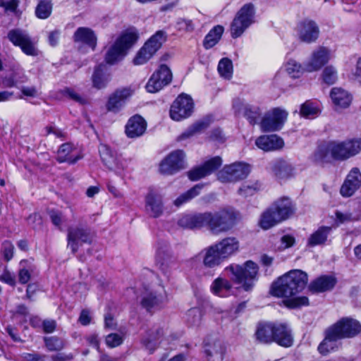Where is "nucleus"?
<instances>
[{
  "instance_id": "3",
  "label": "nucleus",
  "mask_w": 361,
  "mask_h": 361,
  "mask_svg": "<svg viewBox=\"0 0 361 361\" xmlns=\"http://www.w3.org/2000/svg\"><path fill=\"white\" fill-rule=\"evenodd\" d=\"M259 267L252 260H247L243 264H231L225 268V271L232 274L231 279L245 291L252 289L255 281L257 279Z\"/></svg>"
},
{
  "instance_id": "47",
  "label": "nucleus",
  "mask_w": 361,
  "mask_h": 361,
  "mask_svg": "<svg viewBox=\"0 0 361 361\" xmlns=\"http://www.w3.org/2000/svg\"><path fill=\"white\" fill-rule=\"evenodd\" d=\"M319 113V108L314 106V104L310 100H307L300 105V117L305 118H310L314 117Z\"/></svg>"
},
{
  "instance_id": "8",
  "label": "nucleus",
  "mask_w": 361,
  "mask_h": 361,
  "mask_svg": "<svg viewBox=\"0 0 361 361\" xmlns=\"http://www.w3.org/2000/svg\"><path fill=\"white\" fill-rule=\"evenodd\" d=\"M251 166L245 162L236 161L225 165L217 173V178L221 183H235L247 177Z\"/></svg>"
},
{
  "instance_id": "32",
  "label": "nucleus",
  "mask_w": 361,
  "mask_h": 361,
  "mask_svg": "<svg viewBox=\"0 0 361 361\" xmlns=\"http://www.w3.org/2000/svg\"><path fill=\"white\" fill-rule=\"evenodd\" d=\"M146 128L145 119L140 116H134L128 120L126 126V133L128 137H137L145 133Z\"/></svg>"
},
{
  "instance_id": "22",
  "label": "nucleus",
  "mask_w": 361,
  "mask_h": 361,
  "mask_svg": "<svg viewBox=\"0 0 361 361\" xmlns=\"http://www.w3.org/2000/svg\"><path fill=\"white\" fill-rule=\"evenodd\" d=\"M221 164V158L220 157H214L204 162L202 166H200L188 171V176L191 180H197L211 174Z\"/></svg>"
},
{
  "instance_id": "57",
  "label": "nucleus",
  "mask_w": 361,
  "mask_h": 361,
  "mask_svg": "<svg viewBox=\"0 0 361 361\" xmlns=\"http://www.w3.org/2000/svg\"><path fill=\"white\" fill-rule=\"evenodd\" d=\"M61 97H68L75 102H77L80 104H84L85 102V99L82 98L75 90L71 88H65L63 90H60L59 92Z\"/></svg>"
},
{
  "instance_id": "30",
  "label": "nucleus",
  "mask_w": 361,
  "mask_h": 361,
  "mask_svg": "<svg viewBox=\"0 0 361 361\" xmlns=\"http://www.w3.org/2000/svg\"><path fill=\"white\" fill-rule=\"evenodd\" d=\"M330 59V51L324 47H319L313 51L307 68L310 71H316L324 66Z\"/></svg>"
},
{
  "instance_id": "28",
  "label": "nucleus",
  "mask_w": 361,
  "mask_h": 361,
  "mask_svg": "<svg viewBox=\"0 0 361 361\" xmlns=\"http://www.w3.org/2000/svg\"><path fill=\"white\" fill-rule=\"evenodd\" d=\"M82 158L79 150L71 143L62 144L57 152L56 159L60 163L74 164Z\"/></svg>"
},
{
  "instance_id": "4",
  "label": "nucleus",
  "mask_w": 361,
  "mask_h": 361,
  "mask_svg": "<svg viewBox=\"0 0 361 361\" xmlns=\"http://www.w3.org/2000/svg\"><path fill=\"white\" fill-rule=\"evenodd\" d=\"M137 39L138 34L135 29H129L123 32L106 51V62L109 64H114L121 60L135 44Z\"/></svg>"
},
{
  "instance_id": "46",
  "label": "nucleus",
  "mask_w": 361,
  "mask_h": 361,
  "mask_svg": "<svg viewBox=\"0 0 361 361\" xmlns=\"http://www.w3.org/2000/svg\"><path fill=\"white\" fill-rule=\"evenodd\" d=\"M155 54L152 52L145 44L137 51L133 59V63L136 66L146 63Z\"/></svg>"
},
{
  "instance_id": "39",
  "label": "nucleus",
  "mask_w": 361,
  "mask_h": 361,
  "mask_svg": "<svg viewBox=\"0 0 361 361\" xmlns=\"http://www.w3.org/2000/svg\"><path fill=\"white\" fill-rule=\"evenodd\" d=\"M167 34L163 30L157 31L144 44L153 52H156L166 41Z\"/></svg>"
},
{
  "instance_id": "63",
  "label": "nucleus",
  "mask_w": 361,
  "mask_h": 361,
  "mask_svg": "<svg viewBox=\"0 0 361 361\" xmlns=\"http://www.w3.org/2000/svg\"><path fill=\"white\" fill-rule=\"evenodd\" d=\"M259 225L264 230L271 228V211L269 209L262 214Z\"/></svg>"
},
{
  "instance_id": "17",
  "label": "nucleus",
  "mask_w": 361,
  "mask_h": 361,
  "mask_svg": "<svg viewBox=\"0 0 361 361\" xmlns=\"http://www.w3.org/2000/svg\"><path fill=\"white\" fill-rule=\"evenodd\" d=\"M184 152L176 150L170 153L160 164V172L166 175H172L184 168Z\"/></svg>"
},
{
  "instance_id": "15",
  "label": "nucleus",
  "mask_w": 361,
  "mask_h": 361,
  "mask_svg": "<svg viewBox=\"0 0 361 361\" xmlns=\"http://www.w3.org/2000/svg\"><path fill=\"white\" fill-rule=\"evenodd\" d=\"M99 152L103 163L110 170L114 171L118 175L123 173L128 166V163L126 159L116 157L106 145H100L99 147Z\"/></svg>"
},
{
  "instance_id": "5",
  "label": "nucleus",
  "mask_w": 361,
  "mask_h": 361,
  "mask_svg": "<svg viewBox=\"0 0 361 361\" xmlns=\"http://www.w3.org/2000/svg\"><path fill=\"white\" fill-rule=\"evenodd\" d=\"M361 332V324L350 317H343L326 329V340L353 338Z\"/></svg>"
},
{
  "instance_id": "34",
  "label": "nucleus",
  "mask_w": 361,
  "mask_h": 361,
  "mask_svg": "<svg viewBox=\"0 0 361 361\" xmlns=\"http://www.w3.org/2000/svg\"><path fill=\"white\" fill-rule=\"evenodd\" d=\"M74 39L75 42L83 43L92 50L97 45V37L94 32L87 27H79L74 33Z\"/></svg>"
},
{
  "instance_id": "54",
  "label": "nucleus",
  "mask_w": 361,
  "mask_h": 361,
  "mask_svg": "<svg viewBox=\"0 0 361 361\" xmlns=\"http://www.w3.org/2000/svg\"><path fill=\"white\" fill-rule=\"evenodd\" d=\"M20 90L21 92V96L20 97V99H25V98H37L40 95V91L39 89L35 86H20Z\"/></svg>"
},
{
  "instance_id": "37",
  "label": "nucleus",
  "mask_w": 361,
  "mask_h": 361,
  "mask_svg": "<svg viewBox=\"0 0 361 361\" xmlns=\"http://www.w3.org/2000/svg\"><path fill=\"white\" fill-rule=\"evenodd\" d=\"M35 265L30 260L23 259L19 264L18 281L22 284L27 283L35 273Z\"/></svg>"
},
{
  "instance_id": "1",
  "label": "nucleus",
  "mask_w": 361,
  "mask_h": 361,
  "mask_svg": "<svg viewBox=\"0 0 361 361\" xmlns=\"http://www.w3.org/2000/svg\"><path fill=\"white\" fill-rule=\"evenodd\" d=\"M308 275L300 269L290 270L272 283V296L283 298V305L290 310L310 305L308 297L299 296L307 286Z\"/></svg>"
},
{
  "instance_id": "38",
  "label": "nucleus",
  "mask_w": 361,
  "mask_h": 361,
  "mask_svg": "<svg viewBox=\"0 0 361 361\" xmlns=\"http://www.w3.org/2000/svg\"><path fill=\"white\" fill-rule=\"evenodd\" d=\"M288 117V112L279 107L272 108V132L281 130Z\"/></svg>"
},
{
  "instance_id": "41",
  "label": "nucleus",
  "mask_w": 361,
  "mask_h": 361,
  "mask_svg": "<svg viewBox=\"0 0 361 361\" xmlns=\"http://www.w3.org/2000/svg\"><path fill=\"white\" fill-rule=\"evenodd\" d=\"M203 188L202 184H197L193 188L188 190L187 192L183 193L178 197L173 202L176 207H180L183 204L189 202L200 194L201 189Z\"/></svg>"
},
{
  "instance_id": "52",
  "label": "nucleus",
  "mask_w": 361,
  "mask_h": 361,
  "mask_svg": "<svg viewBox=\"0 0 361 361\" xmlns=\"http://www.w3.org/2000/svg\"><path fill=\"white\" fill-rule=\"evenodd\" d=\"M322 77L324 83L332 85L337 80V72L333 66H326L323 70Z\"/></svg>"
},
{
  "instance_id": "2",
  "label": "nucleus",
  "mask_w": 361,
  "mask_h": 361,
  "mask_svg": "<svg viewBox=\"0 0 361 361\" xmlns=\"http://www.w3.org/2000/svg\"><path fill=\"white\" fill-rule=\"evenodd\" d=\"M238 213L232 209H223L215 212L185 214L178 224L185 228L200 229L206 227L213 235L229 231L235 224Z\"/></svg>"
},
{
  "instance_id": "10",
  "label": "nucleus",
  "mask_w": 361,
  "mask_h": 361,
  "mask_svg": "<svg viewBox=\"0 0 361 361\" xmlns=\"http://www.w3.org/2000/svg\"><path fill=\"white\" fill-rule=\"evenodd\" d=\"M298 39L302 43H315L320 36V29L317 22L311 18H305L299 20L295 28Z\"/></svg>"
},
{
  "instance_id": "44",
  "label": "nucleus",
  "mask_w": 361,
  "mask_h": 361,
  "mask_svg": "<svg viewBox=\"0 0 361 361\" xmlns=\"http://www.w3.org/2000/svg\"><path fill=\"white\" fill-rule=\"evenodd\" d=\"M218 71L221 77L231 79L233 75V63L228 58H223L218 64Z\"/></svg>"
},
{
  "instance_id": "49",
  "label": "nucleus",
  "mask_w": 361,
  "mask_h": 361,
  "mask_svg": "<svg viewBox=\"0 0 361 361\" xmlns=\"http://www.w3.org/2000/svg\"><path fill=\"white\" fill-rule=\"evenodd\" d=\"M51 12V4L50 0H40L37 8L36 15L39 18H48Z\"/></svg>"
},
{
  "instance_id": "13",
  "label": "nucleus",
  "mask_w": 361,
  "mask_h": 361,
  "mask_svg": "<svg viewBox=\"0 0 361 361\" xmlns=\"http://www.w3.org/2000/svg\"><path fill=\"white\" fill-rule=\"evenodd\" d=\"M295 212V206L289 197H283L275 201L272 208V227L288 219Z\"/></svg>"
},
{
  "instance_id": "29",
  "label": "nucleus",
  "mask_w": 361,
  "mask_h": 361,
  "mask_svg": "<svg viewBox=\"0 0 361 361\" xmlns=\"http://www.w3.org/2000/svg\"><path fill=\"white\" fill-rule=\"evenodd\" d=\"M210 291L216 296L227 298L232 295L235 290L232 283L229 280L219 276L212 283Z\"/></svg>"
},
{
  "instance_id": "18",
  "label": "nucleus",
  "mask_w": 361,
  "mask_h": 361,
  "mask_svg": "<svg viewBox=\"0 0 361 361\" xmlns=\"http://www.w3.org/2000/svg\"><path fill=\"white\" fill-rule=\"evenodd\" d=\"M92 236L87 229L81 227H70L68 230V246L76 252L83 243H90Z\"/></svg>"
},
{
  "instance_id": "33",
  "label": "nucleus",
  "mask_w": 361,
  "mask_h": 361,
  "mask_svg": "<svg viewBox=\"0 0 361 361\" xmlns=\"http://www.w3.org/2000/svg\"><path fill=\"white\" fill-rule=\"evenodd\" d=\"M111 80V75L109 73L106 65L99 64L95 67L92 75V86L101 90L105 88Z\"/></svg>"
},
{
  "instance_id": "12",
  "label": "nucleus",
  "mask_w": 361,
  "mask_h": 361,
  "mask_svg": "<svg viewBox=\"0 0 361 361\" xmlns=\"http://www.w3.org/2000/svg\"><path fill=\"white\" fill-rule=\"evenodd\" d=\"M167 302L165 291L146 290L141 296L140 305L147 312L154 313L164 306Z\"/></svg>"
},
{
  "instance_id": "19",
  "label": "nucleus",
  "mask_w": 361,
  "mask_h": 361,
  "mask_svg": "<svg viewBox=\"0 0 361 361\" xmlns=\"http://www.w3.org/2000/svg\"><path fill=\"white\" fill-rule=\"evenodd\" d=\"M361 186V172L357 167L353 168L346 176L340 188V194L343 197H350Z\"/></svg>"
},
{
  "instance_id": "56",
  "label": "nucleus",
  "mask_w": 361,
  "mask_h": 361,
  "mask_svg": "<svg viewBox=\"0 0 361 361\" xmlns=\"http://www.w3.org/2000/svg\"><path fill=\"white\" fill-rule=\"evenodd\" d=\"M286 71L293 78H300L302 73V66L295 61H290L286 64Z\"/></svg>"
},
{
  "instance_id": "21",
  "label": "nucleus",
  "mask_w": 361,
  "mask_h": 361,
  "mask_svg": "<svg viewBox=\"0 0 361 361\" xmlns=\"http://www.w3.org/2000/svg\"><path fill=\"white\" fill-rule=\"evenodd\" d=\"M217 247L221 257L224 261L228 260L237 255L240 251V243L239 240L234 236L224 238L214 243Z\"/></svg>"
},
{
  "instance_id": "45",
  "label": "nucleus",
  "mask_w": 361,
  "mask_h": 361,
  "mask_svg": "<svg viewBox=\"0 0 361 361\" xmlns=\"http://www.w3.org/2000/svg\"><path fill=\"white\" fill-rule=\"evenodd\" d=\"M209 126L208 121H200L192 126L189 127L184 133L181 134L180 136V140H183L185 138L190 137L193 136L196 133H200L201 131L205 130Z\"/></svg>"
},
{
  "instance_id": "48",
  "label": "nucleus",
  "mask_w": 361,
  "mask_h": 361,
  "mask_svg": "<svg viewBox=\"0 0 361 361\" xmlns=\"http://www.w3.org/2000/svg\"><path fill=\"white\" fill-rule=\"evenodd\" d=\"M261 186L258 181L246 183L238 189V193L244 197L252 196L260 190Z\"/></svg>"
},
{
  "instance_id": "11",
  "label": "nucleus",
  "mask_w": 361,
  "mask_h": 361,
  "mask_svg": "<svg viewBox=\"0 0 361 361\" xmlns=\"http://www.w3.org/2000/svg\"><path fill=\"white\" fill-rule=\"evenodd\" d=\"M193 109L194 103L191 97L186 94H181L171 106L170 117L173 121H180L190 116Z\"/></svg>"
},
{
  "instance_id": "6",
  "label": "nucleus",
  "mask_w": 361,
  "mask_h": 361,
  "mask_svg": "<svg viewBox=\"0 0 361 361\" xmlns=\"http://www.w3.org/2000/svg\"><path fill=\"white\" fill-rule=\"evenodd\" d=\"M329 142L331 157L333 161H345L357 155L361 151V138Z\"/></svg>"
},
{
  "instance_id": "40",
  "label": "nucleus",
  "mask_w": 361,
  "mask_h": 361,
  "mask_svg": "<svg viewBox=\"0 0 361 361\" xmlns=\"http://www.w3.org/2000/svg\"><path fill=\"white\" fill-rule=\"evenodd\" d=\"M224 28L221 25L214 27L209 33L205 36L204 39V47L205 49L212 48L221 39Z\"/></svg>"
},
{
  "instance_id": "31",
  "label": "nucleus",
  "mask_w": 361,
  "mask_h": 361,
  "mask_svg": "<svg viewBox=\"0 0 361 361\" xmlns=\"http://www.w3.org/2000/svg\"><path fill=\"white\" fill-rule=\"evenodd\" d=\"M333 230L332 226H320L307 238V246L314 247L318 245H324L328 240V238Z\"/></svg>"
},
{
  "instance_id": "61",
  "label": "nucleus",
  "mask_w": 361,
  "mask_h": 361,
  "mask_svg": "<svg viewBox=\"0 0 361 361\" xmlns=\"http://www.w3.org/2000/svg\"><path fill=\"white\" fill-rule=\"evenodd\" d=\"M1 252L6 261H10L13 257L14 246L10 241H4L2 244Z\"/></svg>"
},
{
  "instance_id": "59",
  "label": "nucleus",
  "mask_w": 361,
  "mask_h": 361,
  "mask_svg": "<svg viewBox=\"0 0 361 361\" xmlns=\"http://www.w3.org/2000/svg\"><path fill=\"white\" fill-rule=\"evenodd\" d=\"M256 146L264 152L271 150V137L270 135H261L255 140Z\"/></svg>"
},
{
  "instance_id": "53",
  "label": "nucleus",
  "mask_w": 361,
  "mask_h": 361,
  "mask_svg": "<svg viewBox=\"0 0 361 361\" xmlns=\"http://www.w3.org/2000/svg\"><path fill=\"white\" fill-rule=\"evenodd\" d=\"M48 214L51 223L62 231V226L66 222V218L63 213L59 210L51 209Z\"/></svg>"
},
{
  "instance_id": "50",
  "label": "nucleus",
  "mask_w": 361,
  "mask_h": 361,
  "mask_svg": "<svg viewBox=\"0 0 361 361\" xmlns=\"http://www.w3.org/2000/svg\"><path fill=\"white\" fill-rule=\"evenodd\" d=\"M45 345L49 351H59L65 346V342L56 336L44 338Z\"/></svg>"
},
{
  "instance_id": "14",
  "label": "nucleus",
  "mask_w": 361,
  "mask_h": 361,
  "mask_svg": "<svg viewBox=\"0 0 361 361\" xmlns=\"http://www.w3.org/2000/svg\"><path fill=\"white\" fill-rule=\"evenodd\" d=\"M171 80L172 73L170 68L166 65H161L148 80L145 86L146 90L150 93L157 92L169 84Z\"/></svg>"
},
{
  "instance_id": "26",
  "label": "nucleus",
  "mask_w": 361,
  "mask_h": 361,
  "mask_svg": "<svg viewBox=\"0 0 361 361\" xmlns=\"http://www.w3.org/2000/svg\"><path fill=\"white\" fill-rule=\"evenodd\" d=\"M272 342L284 348H289L293 344V337L286 324H272Z\"/></svg>"
},
{
  "instance_id": "62",
  "label": "nucleus",
  "mask_w": 361,
  "mask_h": 361,
  "mask_svg": "<svg viewBox=\"0 0 361 361\" xmlns=\"http://www.w3.org/2000/svg\"><path fill=\"white\" fill-rule=\"evenodd\" d=\"M262 132H269L271 130V114L266 112L258 123Z\"/></svg>"
},
{
  "instance_id": "35",
  "label": "nucleus",
  "mask_w": 361,
  "mask_h": 361,
  "mask_svg": "<svg viewBox=\"0 0 361 361\" xmlns=\"http://www.w3.org/2000/svg\"><path fill=\"white\" fill-rule=\"evenodd\" d=\"M333 103L338 106L347 108L352 102V95L341 87H334L330 92Z\"/></svg>"
},
{
  "instance_id": "64",
  "label": "nucleus",
  "mask_w": 361,
  "mask_h": 361,
  "mask_svg": "<svg viewBox=\"0 0 361 361\" xmlns=\"http://www.w3.org/2000/svg\"><path fill=\"white\" fill-rule=\"evenodd\" d=\"M22 357L25 361H47V355L39 353H23Z\"/></svg>"
},
{
  "instance_id": "16",
  "label": "nucleus",
  "mask_w": 361,
  "mask_h": 361,
  "mask_svg": "<svg viewBox=\"0 0 361 361\" xmlns=\"http://www.w3.org/2000/svg\"><path fill=\"white\" fill-rule=\"evenodd\" d=\"M191 260H202V264L209 269L217 267L225 262L214 243L202 249Z\"/></svg>"
},
{
  "instance_id": "58",
  "label": "nucleus",
  "mask_w": 361,
  "mask_h": 361,
  "mask_svg": "<svg viewBox=\"0 0 361 361\" xmlns=\"http://www.w3.org/2000/svg\"><path fill=\"white\" fill-rule=\"evenodd\" d=\"M260 115L261 114L258 109H252L249 106L244 109L243 116L247 118L251 125H255L258 123L257 121Z\"/></svg>"
},
{
  "instance_id": "27",
  "label": "nucleus",
  "mask_w": 361,
  "mask_h": 361,
  "mask_svg": "<svg viewBox=\"0 0 361 361\" xmlns=\"http://www.w3.org/2000/svg\"><path fill=\"white\" fill-rule=\"evenodd\" d=\"M145 209L152 217L157 218L163 213L161 195L154 190H149L145 197Z\"/></svg>"
},
{
  "instance_id": "51",
  "label": "nucleus",
  "mask_w": 361,
  "mask_h": 361,
  "mask_svg": "<svg viewBox=\"0 0 361 361\" xmlns=\"http://www.w3.org/2000/svg\"><path fill=\"white\" fill-rule=\"evenodd\" d=\"M202 317V312L200 308H192L186 314L187 322L191 326L200 324Z\"/></svg>"
},
{
  "instance_id": "7",
  "label": "nucleus",
  "mask_w": 361,
  "mask_h": 361,
  "mask_svg": "<svg viewBox=\"0 0 361 361\" xmlns=\"http://www.w3.org/2000/svg\"><path fill=\"white\" fill-rule=\"evenodd\" d=\"M255 8L252 4L243 6L235 14L231 24V35L233 38L240 37L254 23Z\"/></svg>"
},
{
  "instance_id": "9",
  "label": "nucleus",
  "mask_w": 361,
  "mask_h": 361,
  "mask_svg": "<svg viewBox=\"0 0 361 361\" xmlns=\"http://www.w3.org/2000/svg\"><path fill=\"white\" fill-rule=\"evenodd\" d=\"M7 37L14 46L20 47L25 54L31 56H37L39 54L37 41L32 39L26 31L13 29L8 32Z\"/></svg>"
},
{
  "instance_id": "43",
  "label": "nucleus",
  "mask_w": 361,
  "mask_h": 361,
  "mask_svg": "<svg viewBox=\"0 0 361 361\" xmlns=\"http://www.w3.org/2000/svg\"><path fill=\"white\" fill-rule=\"evenodd\" d=\"M330 142L326 146L320 147L315 153V160L322 166L331 164L332 159L331 157Z\"/></svg>"
},
{
  "instance_id": "24",
  "label": "nucleus",
  "mask_w": 361,
  "mask_h": 361,
  "mask_svg": "<svg viewBox=\"0 0 361 361\" xmlns=\"http://www.w3.org/2000/svg\"><path fill=\"white\" fill-rule=\"evenodd\" d=\"M337 283V279L334 275L322 274L313 279L308 286L312 293H321L330 291Z\"/></svg>"
},
{
  "instance_id": "25",
  "label": "nucleus",
  "mask_w": 361,
  "mask_h": 361,
  "mask_svg": "<svg viewBox=\"0 0 361 361\" xmlns=\"http://www.w3.org/2000/svg\"><path fill=\"white\" fill-rule=\"evenodd\" d=\"M272 172L279 181L287 180L295 175V167L288 160L277 159L272 164Z\"/></svg>"
},
{
  "instance_id": "23",
  "label": "nucleus",
  "mask_w": 361,
  "mask_h": 361,
  "mask_svg": "<svg viewBox=\"0 0 361 361\" xmlns=\"http://www.w3.org/2000/svg\"><path fill=\"white\" fill-rule=\"evenodd\" d=\"M204 350L209 361H222L226 353V346L219 338H207Z\"/></svg>"
},
{
  "instance_id": "20",
  "label": "nucleus",
  "mask_w": 361,
  "mask_h": 361,
  "mask_svg": "<svg viewBox=\"0 0 361 361\" xmlns=\"http://www.w3.org/2000/svg\"><path fill=\"white\" fill-rule=\"evenodd\" d=\"M134 90L130 87H124L116 90L110 95L106 103V109L109 111L118 112L133 94Z\"/></svg>"
},
{
  "instance_id": "60",
  "label": "nucleus",
  "mask_w": 361,
  "mask_h": 361,
  "mask_svg": "<svg viewBox=\"0 0 361 361\" xmlns=\"http://www.w3.org/2000/svg\"><path fill=\"white\" fill-rule=\"evenodd\" d=\"M106 344L110 348H115L120 345L123 341V336L118 334H110L106 336Z\"/></svg>"
},
{
  "instance_id": "42",
  "label": "nucleus",
  "mask_w": 361,
  "mask_h": 361,
  "mask_svg": "<svg viewBox=\"0 0 361 361\" xmlns=\"http://www.w3.org/2000/svg\"><path fill=\"white\" fill-rule=\"evenodd\" d=\"M271 324L269 322H259L255 333L256 338L262 343L271 341Z\"/></svg>"
},
{
  "instance_id": "36",
  "label": "nucleus",
  "mask_w": 361,
  "mask_h": 361,
  "mask_svg": "<svg viewBox=\"0 0 361 361\" xmlns=\"http://www.w3.org/2000/svg\"><path fill=\"white\" fill-rule=\"evenodd\" d=\"M28 80L27 76L23 70H17L10 75L2 79L1 84L5 87H17L20 89L23 84Z\"/></svg>"
},
{
  "instance_id": "55",
  "label": "nucleus",
  "mask_w": 361,
  "mask_h": 361,
  "mask_svg": "<svg viewBox=\"0 0 361 361\" xmlns=\"http://www.w3.org/2000/svg\"><path fill=\"white\" fill-rule=\"evenodd\" d=\"M336 341L326 340L325 336L324 340L319 344L317 350L322 355H327L337 348L335 344H332L333 342Z\"/></svg>"
}]
</instances>
